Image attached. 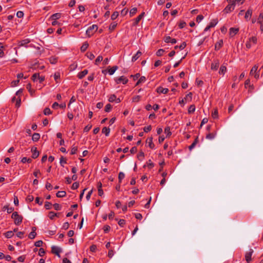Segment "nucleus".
I'll return each instance as SVG.
<instances>
[{
	"mask_svg": "<svg viewBox=\"0 0 263 263\" xmlns=\"http://www.w3.org/2000/svg\"><path fill=\"white\" fill-rule=\"evenodd\" d=\"M11 218L14 219V223L15 225L19 226L22 222L23 217L17 212H14L11 215Z\"/></svg>",
	"mask_w": 263,
	"mask_h": 263,
	"instance_id": "obj_1",
	"label": "nucleus"
},
{
	"mask_svg": "<svg viewBox=\"0 0 263 263\" xmlns=\"http://www.w3.org/2000/svg\"><path fill=\"white\" fill-rule=\"evenodd\" d=\"M235 7V4L234 2H232L231 4H229L226 8L223 9V12L224 13L228 14L233 11Z\"/></svg>",
	"mask_w": 263,
	"mask_h": 263,
	"instance_id": "obj_2",
	"label": "nucleus"
},
{
	"mask_svg": "<svg viewBox=\"0 0 263 263\" xmlns=\"http://www.w3.org/2000/svg\"><path fill=\"white\" fill-rule=\"evenodd\" d=\"M31 79L34 82L39 80V82L41 83L45 80V77L40 76L39 73H35L32 75Z\"/></svg>",
	"mask_w": 263,
	"mask_h": 263,
	"instance_id": "obj_3",
	"label": "nucleus"
},
{
	"mask_svg": "<svg viewBox=\"0 0 263 263\" xmlns=\"http://www.w3.org/2000/svg\"><path fill=\"white\" fill-rule=\"evenodd\" d=\"M97 29L98 26L97 25H92L87 29L86 33L88 36H90L93 34L94 32L97 30Z\"/></svg>",
	"mask_w": 263,
	"mask_h": 263,
	"instance_id": "obj_4",
	"label": "nucleus"
},
{
	"mask_svg": "<svg viewBox=\"0 0 263 263\" xmlns=\"http://www.w3.org/2000/svg\"><path fill=\"white\" fill-rule=\"evenodd\" d=\"M115 82L118 84L120 83H122L123 84H126L128 82V80L126 77L122 76L120 77L119 78H116Z\"/></svg>",
	"mask_w": 263,
	"mask_h": 263,
	"instance_id": "obj_5",
	"label": "nucleus"
},
{
	"mask_svg": "<svg viewBox=\"0 0 263 263\" xmlns=\"http://www.w3.org/2000/svg\"><path fill=\"white\" fill-rule=\"evenodd\" d=\"M254 252V251L252 249H250L248 251H247L245 254V259L248 263H250L251 261L252 255Z\"/></svg>",
	"mask_w": 263,
	"mask_h": 263,
	"instance_id": "obj_6",
	"label": "nucleus"
},
{
	"mask_svg": "<svg viewBox=\"0 0 263 263\" xmlns=\"http://www.w3.org/2000/svg\"><path fill=\"white\" fill-rule=\"evenodd\" d=\"M51 252L53 254H55L58 257H60V253L62 252L60 248L57 246H52L51 247Z\"/></svg>",
	"mask_w": 263,
	"mask_h": 263,
	"instance_id": "obj_7",
	"label": "nucleus"
},
{
	"mask_svg": "<svg viewBox=\"0 0 263 263\" xmlns=\"http://www.w3.org/2000/svg\"><path fill=\"white\" fill-rule=\"evenodd\" d=\"M219 61L218 60H215L211 64V68L213 70H217L219 66Z\"/></svg>",
	"mask_w": 263,
	"mask_h": 263,
	"instance_id": "obj_8",
	"label": "nucleus"
},
{
	"mask_svg": "<svg viewBox=\"0 0 263 263\" xmlns=\"http://www.w3.org/2000/svg\"><path fill=\"white\" fill-rule=\"evenodd\" d=\"M145 13L143 12L141 13L139 16H138L135 20L133 23L134 26H136L139 23V22L141 20V19L144 17Z\"/></svg>",
	"mask_w": 263,
	"mask_h": 263,
	"instance_id": "obj_9",
	"label": "nucleus"
},
{
	"mask_svg": "<svg viewBox=\"0 0 263 263\" xmlns=\"http://www.w3.org/2000/svg\"><path fill=\"white\" fill-rule=\"evenodd\" d=\"M164 41L165 43H170L172 44H174L177 43V40L175 39H172L170 36H166L164 37Z\"/></svg>",
	"mask_w": 263,
	"mask_h": 263,
	"instance_id": "obj_10",
	"label": "nucleus"
},
{
	"mask_svg": "<svg viewBox=\"0 0 263 263\" xmlns=\"http://www.w3.org/2000/svg\"><path fill=\"white\" fill-rule=\"evenodd\" d=\"M31 152L32 153V158L35 159L39 156V152L37 151L36 147H32L31 148Z\"/></svg>",
	"mask_w": 263,
	"mask_h": 263,
	"instance_id": "obj_11",
	"label": "nucleus"
},
{
	"mask_svg": "<svg viewBox=\"0 0 263 263\" xmlns=\"http://www.w3.org/2000/svg\"><path fill=\"white\" fill-rule=\"evenodd\" d=\"M157 92L159 93L166 94L168 92V89L159 86L157 88Z\"/></svg>",
	"mask_w": 263,
	"mask_h": 263,
	"instance_id": "obj_12",
	"label": "nucleus"
},
{
	"mask_svg": "<svg viewBox=\"0 0 263 263\" xmlns=\"http://www.w3.org/2000/svg\"><path fill=\"white\" fill-rule=\"evenodd\" d=\"M239 31V29L238 28H233L232 27L230 29L229 34L231 37L234 36L235 34H236Z\"/></svg>",
	"mask_w": 263,
	"mask_h": 263,
	"instance_id": "obj_13",
	"label": "nucleus"
},
{
	"mask_svg": "<svg viewBox=\"0 0 263 263\" xmlns=\"http://www.w3.org/2000/svg\"><path fill=\"white\" fill-rule=\"evenodd\" d=\"M88 72V70L84 69V70L79 72L78 73L77 77L79 79H82L83 78Z\"/></svg>",
	"mask_w": 263,
	"mask_h": 263,
	"instance_id": "obj_14",
	"label": "nucleus"
},
{
	"mask_svg": "<svg viewBox=\"0 0 263 263\" xmlns=\"http://www.w3.org/2000/svg\"><path fill=\"white\" fill-rule=\"evenodd\" d=\"M146 143L148 144V146L154 149L155 148V145L153 142V138L149 137L146 140Z\"/></svg>",
	"mask_w": 263,
	"mask_h": 263,
	"instance_id": "obj_15",
	"label": "nucleus"
},
{
	"mask_svg": "<svg viewBox=\"0 0 263 263\" xmlns=\"http://www.w3.org/2000/svg\"><path fill=\"white\" fill-rule=\"evenodd\" d=\"M61 17V14L60 13H56L52 14L49 18L51 20H57Z\"/></svg>",
	"mask_w": 263,
	"mask_h": 263,
	"instance_id": "obj_16",
	"label": "nucleus"
},
{
	"mask_svg": "<svg viewBox=\"0 0 263 263\" xmlns=\"http://www.w3.org/2000/svg\"><path fill=\"white\" fill-rule=\"evenodd\" d=\"M223 45V41L222 40H219L215 45V49L216 50H219Z\"/></svg>",
	"mask_w": 263,
	"mask_h": 263,
	"instance_id": "obj_17",
	"label": "nucleus"
},
{
	"mask_svg": "<svg viewBox=\"0 0 263 263\" xmlns=\"http://www.w3.org/2000/svg\"><path fill=\"white\" fill-rule=\"evenodd\" d=\"M6 210L8 214H10L14 211V208L12 207L9 208L8 205H6L3 208V211H5Z\"/></svg>",
	"mask_w": 263,
	"mask_h": 263,
	"instance_id": "obj_18",
	"label": "nucleus"
},
{
	"mask_svg": "<svg viewBox=\"0 0 263 263\" xmlns=\"http://www.w3.org/2000/svg\"><path fill=\"white\" fill-rule=\"evenodd\" d=\"M142 55V52L140 51H138L136 54H135L133 57L132 61V62L136 61L141 55Z\"/></svg>",
	"mask_w": 263,
	"mask_h": 263,
	"instance_id": "obj_19",
	"label": "nucleus"
},
{
	"mask_svg": "<svg viewBox=\"0 0 263 263\" xmlns=\"http://www.w3.org/2000/svg\"><path fill=\"white\" fill-rule=\"evenodd\" d=\"M252 14V10L251 9H249L245 14V18L248 20V19H250L251 17Z\"/></svg>",
	"mask_w": 263,
	"mask_h": 263,
	"instance_id": "obj_20",
	"label": "nucleus"
},
{
	"mask_svg": "<svg viewBox=\"0 0 263 263\" xmlns=\"http://www.w3.org/2000/svg\"><path fill=\"white\" fill-rule=\"evenodd\" d=\"M226 71H227L226 66L223 65H221V67H220L219 73L220 74L224 75L225 74V73L226 72Z\"/></svg>",
	"mask_w": 263,
	"mask_h": 263,
	"instance_id": "obj_21",
	"label": "nucleus"
},
{
	"mask_svg": "<svg viewBox=\"0 0 263 263\" xmlns=\"http://www.w3.org/2000/svg\"><path fill=\"white\" fill-rule=\"evenodd\" d=\"M258 66L257 65H255L251 69L250 74V76L254 75V74L256 72V70L258 69Z\"/></svg>",
	"mask_w": 263,
	"mask_h": 263,
	"instance_id": "obj_22",
	"label": "nucleus"
},
{
	"mask_svg": "<svg viewBox=\"0 0 263 263\" xmlns=\"http://www.w3.org/2000/svg\"><path fill=\"white\" fill-rule=\"evenodd\" d=\"M118 67L117 66H114L110 68L108 70V73L110 75H112L115 71L118 69Z\"/></svg>",
	"mask_w": 263,
	"mask_h": 263,
	"instance_id": "obj_23",
	"label": "nucleus"
},
{
	"mask_svg": "<svg viewBox=\"0 0 263 263\" xmlns=\"http://www.w3.org/2000/svg\"><path fill=\"white\" fill-rule=\"evenodd\" d=\"M40 138V135L39 133H34L32 137V139L33 141H37Z\"/></svg>",
	"mask_w": 263,
	"mask_h": 263,
	"instance_id": "obj_24",
	"label": "nucleus"
},
{
	"mask_svg": "<svg viewBox=\"0 0 263 263\" xmlns=\"http://www.w3.org/2000/svg\"><path fill=\"white\" fill-rule=\"evenodd\" d=\"M66 193L65 191H59L56 194V196L58 198L64 197L66 196Z\"/></svg>",
	"mask_w": 263,
	"mask_h": 263,
	"instance_id": "obj_25",
	"label": "nucleus"
},
{
	"mask_svg": "<svg viewBox=\"0 0 263 263\" xmlns=\"http://www.w3.org/2000/svg\"><path fill=\"white\" fill-rule=\"evenodd\" d=\"M103 134H104L106 136H108L110 133V128L106 127H104L102 130Z\"/></svg>",
	"mask_w": 263,
	"mask_h": 263,
	"instance_id": "obj_26",
	"label": "nucleus"
},
{
	"mask_svg": "<svg viewBox=\"0 0 263 263\" xmlns=\"http://www.w3.org/2000/svg\"><path fill=\"white\" fill-rule=\"evenodd\" d=\"M186 46V44L185 42H183V43H182L181 44V45L180 46H175L174 47V48L175 49H179L180 50H182Z\"/></svg>",
	"mask_w": 263,
	"mask_h": 263,
	"instance_id": "obj_27",
	"label": "nucleus"
},
{
	"mask_svg": "<svg viewBox=\"0 0 263 263\" xmlns=\"http://www.w3.org/2000/svg\"><path fill=\"white\" fill-rule=\"evenodd\" d=\"M88 46L89 45L87 42L84 43L82 46L81 47V51L83 52L85 51L88 47Z\"/></svg>",
	"mask_w": 263,
	"mask_h": 263,
	"instance_id": "obj_28",
	"label": "nucleus"
},
{
	"mask_svg": "<svg viewBox=\"0 0 263 263\" xmlns=\"http://www.w3.org/2000/svg\"><path fill=\"white\" fill-rule=\"evenodd\" d=\"M29 42H30V41L28 39L23 40L20 42V46H24L27 47L26 45L27 44H28Z\"/></svg>",
	"mask_w": 263,
	"mask_h": 263,
	"instance_id": "obj_29",
	"label": "nucleus"
},
{
	"mask_svg": "<svg viewBox=\"0 0 263 263\" xmlns=\"http://www.w3.org/2000/svg\"><path fill=\"white\" fill-rule=\"evenodd\" d=\"M103 61V57L101 55L98 56L95 60V64L98 65L99 64Z\"/></svg>",
	"mask_w": 263,
	"mask_h": 263,
	"instance_id": "obj_30",
	"label": "nucleus"
},
{
	"mask_svg": "<svg viewBox=\"0 0 263 263\" xmlns=\"http://www.w3.org/2000/svg\"><path fill=\"white\" fill-rule=\"evenodd\" d=\"M164 133L166 134L167 137H169L172 135V133L170 130V127L169 126H167L164 129Z\"/></svg>",
	"mask_w": 263,
	"mask_h": 263,
	"instance_id": "obj_31",
	"label": "nucleus"
},
{
	"mask_svg": "<svg viewBox=\"0 0 263 263\" xmlns=\"http://www.w3.org/2000/svg\"><path fill=\"white\" fill-rule=\"evenodd\" d=\"M13 232L11 231H8L5 233V237L7 238H10L13 236Z\"/></svg>",
	"mask_w": 263,
	"mask_h": 263,
	"instance_id": "obj_32",
	"label": "nucleus"
},
{
	"mask_svg": "<svg viewBox=\"0 0 263 263\" xmlns=\"http://www.w3.org/2000/svg\"><path fill=\"white\" fill-rule=\"evenodd\" d=\"M125 177V174L124 173L121 172L119 173L118 179L119 183H121L122 179H123Z\"/></svg>",
	"mask_w": 263,
	"mask_h": 263,
	"instance_id": "obj_33",
	"label": "nucleus"
},
{
	"mask_svg": "<svg viewBox=\"0 0 263 263\" xmlns=\"http://www.w3.org/2000/svg\"><path fill=\"white\" fill-rule=\"evenodd\" d=\"M212 117L213 119H217L218 117V110L217 109H215L212 112Z\"/></svg>",
	"mask_w": 263,
	"mask_h": 263,
	"instance_id": "obj_34",
	"label": "nucleus"
},
{
	"mask_svg": "<svg viewBox=\"0 0 263 263\" xmlns=\"http://www.w3.org/2000/svg\"><path fill=\"white\" fill-rule=\"evenodd\" d=\"M195 106L194 105H191L189 106L188 109L189 114L193 113L195 110Z\"/></svg>",
	"mask_w": 263,
	"mask_h": 263,
	"instance_id": "obj_35",
	"label": "nucleus"
},
{
	"mask_svg": "<svg viewBox=\"0 0 263 263\" xmlns=\"http://www.w3.org/2000/svg\"><path fill=\"white\" fill-rule=\"evenodd\" d=\"M52 114V111L48 107H46L44 110V114L46 116Z\"/></svg>",
	"mask_w": 263,
	"mask_h": 263,
	"instance_id": "obj_36",
	"label": "nucleus"
},
{
	"mask_svg": "<svg viewBox=\"0 0 263 263\" xmlns=\"http://www.w3.org/2000/svg\"><path fill=\"white\" fill-rule=\"evenodd\" d=\"M218 23L217 20H212L209 24V26L211 28L215 27L217 24Z\"/></svg>",
	"mask_w": 263,
	"mask_h": 263,
	"instance_id": "obj_37",
	"label": "nucleus"
},
{
	"mask_svg": "<svg viewBox=\"0 0 263 263\" xmlns=\"http://www.w3.org/2000/svg\"><path fill=\"white\" fill-rule=\"evenodd\" d=\"M21 162L23 163L26 162L31 163L32 162V159L31 158H27V157H23L21 160Z\"/></svg>",
	"mask_w": 263,
	"mask_h": 263,
	"instance_id": "obj_38",
	"label": "nucleus"
},
{
	"mask_svg": "<svg viewBox=\"0 0 263 263\" xmlns=\"http://www.w3.org/2000/svg\"><path fill=\"white\" fill-rule=\"evenodd\" d=\"M117 25V24L116 22H113V23H111L109 27V29L110 31L114 30L116 28Z\"/></svg>",
	"mask_w": 263,
	"mask_h": 263,
	"instance_id": "obj_39",
	"label": "nucleus"
},
{
	"mask_svg": "<svg viewBox=\"0 0 263 263\" xmlns=\"http://www.w3.org/2000/svg\"><path fill=\"white\" fill-rule=\"evenodd\" d=\"M86 56L90 60H93L95 58V55L91 52H87L86 54Z\"/></svg>",
	"mask_w": 263,
	"mask_h": 263,
	"instance_id": "obj_40",
	"label": "nucleus"
},
{
	"mask_svg": "<svg viewBox=\"0 0 263 263\" xmlns=\"http://www.w3.org/2000/svg\"><path fill=\"white\" fill-rule=\"evenodd\" d=\"M215 134L209 133L206 135V138L210 139V140H212V139H213L215 138Z\"/></svg>",
	"mask_w": 263,
	"mask_h": 263,
	"instance_id": "obj_41",
	"label": "nucleus"
},
{
	"mask_svg": "<svg viewBox=\"0 0 263 263\" xmlns=\"http://www.w3.org/2000/svg\"><path fill=\"white\" fill-rule=\"evenodd\" d=\"M198 142V138H197L193 142V143L189 147V148L190 151H191L196 145Z\"/></svg>",
	"mask_w": 263,
	"mask_h": 263,
	"instance_id": "obj_42",
	"label": "nucleus"
},
{
	"mask_svg": "<svg viewBox=\"0 0 263 263\" xmlns=\"http://www.w3.org/2000/svg\"><path fill=\"white\" fill-rule=\"evenodd\" d=\"M137 11V8H132L129 12V15L130 16H133L134 15H135Z\"/></svg>",
	"mask_w": 263,
	"mask_h": 263,
	"instance_id": "obj_43",
	"label": "nucleus"
},
{
	"mask_svg": "<svg viewBox=\"0 0 263 263\" xmlns=\"http://www.w3.org/2000/svg\"><path fill=\"white\" fill-rule=\"evenodd\" d=\"M137 157L140 160H142L144 157V154L143 152H140L137 155Z\"/></svg>",
	"mask_w": 263,
	"mask_h": 263,
	"instance_id": "obj_44",
	"label": "nucleus"
},
{
	"mask_svg": "<svg viewBox=\"0 0 263 263\" xmlns=\"http://www.w3.org/2000/svg\"><path fill=\"white\" fill-rule=\"evenodd\" d=\"M43 200L40 197H36L35 199V202L36 203L39 204L41 205L43 204Z\"/></svg>",
	"mask_w": 263,
	"mask_h": 263,
	"instance_id": "obj_45",
	"label": "nucleus"
},
{
	"mask_svg": "<svg viewBox=\"0 0 263 263\" xmlns=\"http://www.w3.org/2000/svg\"><path fill=\"white\" fill-rule=\"evenodd\" d=\"M52 204L50 202L46 201L45 203V208L46 210H49L51 208Z\"/></svg>",
	"mask_w": 263,
	"mask_h": 263,
	"instance_id": "obj_46",
	"label": "nucleus"
},
{
	"mask_svg": "<svg viewBox=\"0 0 263 263\" xmlns=\"http://www.w3.org/2000/svg\"><path fill=\"white\" fill-rule=\"evenodd\" d=\"M119 15V13L117 11L114 12L111 15V18L112 20H115L117 18Z\"/></svg>",
	"mask_w": 263,
	"mask_h": 263,
	"instance_id": "obj_47",
	"label": "nucleus"
},
{
	"mask_svg": "<svg viewBox=\"0 0 263 263\" xmlns=\"http://www.w3.org/2000/svg\"><path fill=\"white\" fill-rule=\"evenodd\" d=\"M67 163L66 160L64 159L63 157H61L60 158V163L61 165L63 167L64 166V164Z\"/></svg>",
	"mask_w": 263,
	"mask_h": 263,
	"instance_id": "obj_48",
	"label": "nucleus"
},
{
	"mask_svg": "<svg viewBox=\"0 0 263 263\" xmlns=\"http://www.w3.org/2000/svg\"><path fill=\"white\" fill-rule=\"evenodd\" d=\"M164 52L165 50L164 49H160L156 52V55L158 57L161 56Z\"/></svg>",
	"mask_w": 263,
	"mask_h": 263,
	"instance_id": "obj_49",
	"label": "nucleus"
},
{
	"mask_svg": "<svg viewBox=\"0 0 263 263\" xmlns=\"http://www.w3.org/2000/svg\"><path fill=\"white\" fill-rule=\"evenodd\" d=\"M111 108H112L111 105L110 104H107L106 105V106L105 107V111L106 112H108L111 110Z\"/></svg>",
	"mask_w": 263,
	"mask_h": 263,
	"instance_id": "obj_50",
	"label": "nucleus"
},
{
	"mask_svg": "<svg viewBox=\"0 0 263 263\" xmlns=\"http://www.w3.org/2000/svg\"><path fill=\"white\" fill-rule=\"evenodd\" d=\"M103 231L105 233H108L110 230V227L108 225H105L103 227Z\"/></svg>",
	"mask_w": 263,
	"mask_h": 263,
	"instance_id": "obj_51",
	"label": "nucleus"
},
{
	"mask_svg": "<svg viewBox=\"0 0 263 263\" xmlns=\"http://www.w3.org/2000/svg\"><path fill=\"white\" fill-rule=\"evenodd\" d=\"M49 62L52 64H55L57 62V59L54 57H50L49 58Z\"/></svg>",
	"mask_w": 263,
	"mask_h": 263,
	"instance_id": "obj_52",
	"label": "nucleus"
},
{
	"mask_svg": "<svg viewBox=\"0 0 263 263\" xmlns=\"http://www.w3.org/2000/svg\"><path fill=\"white\" fill-rule=\"evenodd\" d=\"M57 216V213H54L53 212H50L49 213V217L50 219H53L54 217H55Z\"/></svg>",
	"mask_w": 263,
	"mask_h": 263,
	"instance_id": "obj_53",
	"label": "nucleus"
},
{
	"mask_svg": "<svg viewBox=\"0 0 263 263\" xmlns=\"http://www.w3.org/2000/svg\"><path fill=\"white\" fill-rule=\"evenodd\" d=\"M147 167L151 169L152 168H153L154 166V164L152 162V161L151 160H149L147 162Z\"/></svg>",
	"mask_w": 263,
	"mask_h": 263,
	"instance_id": "obj_54",
	"label": "nucleus"
},
{
	"mask_svg": "<svg viewBox=\"0 0 263 263\" xmlns=\"http://www.w3.org/2000/svg\"><path fill=\"white\" fill-rule=\"evenodd\" d=\"M36 235V232H31L29 234V238L30 239H34Z\"/></svg>",
	"mask_w": 263,
	"mask_h": 263,
	"instance_id": "obj_55",
	"label": "nucleus"
},
{
	"mask_svg": "<svg viewBox=\"0 0 263 263\" xmlns=\"http://www.w3.org/2000/svg\"><path fill=\"white\" fill-rule=\"evenodd\" d=\"M78 151V147L77 146H72L71 148L70 154L74 155L76 154Z\"/></svg>",
	"mask_w": 263,
	"mask_h": 263,
	"instance_id": "obj_56",
	"label": "nucleus"
},
{
	"mask_svg": "<svg viewBox=\"0 0 263 263\" xmlns=\"http://www.w3.org/2000/svg\"><path fill=\"white\" fill-rule=\"evenodd\" d=\"M45 187L47 190L51 191L52 189V185L48 182H47L45 184Z\"/></svg>",
	"mask_w": 263,
	"mask_h": 263,
	"instance_id": "obj_57",
	"label": "nucleus"
},
{
	"mask_svg": "<svg viewBox=\"0 0 263 263\" xmlns=\"http://www.w3.org/2000/svg\"><path fill=\"white\" fill-rule=\"evenodd\" d=\"M192 96L193 94L192 92H189L187 95H186L185 97L184 98L186 101L188 100V99H190L189 101H191L192 99Z\"/></svg>",
	"mask_w": 263,
	"mask_h": 263,
	"instance_id": "obj_58",
	"label": "nucleus"
},
{
	"mask_svg": "<svg viewBox=\"0 0 263 263\" xmlns=\"http://www.w3.org/2000/svg\"><path fill=\"white\" fill-rule=\"evenodd\" d=\"M249 41H250V42L253 44H256L257 43V38L255 36H253L250 38Z\"/></svg>",
	"mask_w": 263,
	"mask_h": 263,
	"instance_id": "obj_59",
	"label": "nucleus"
},
{
	"mask_svg": "<svg viewBox=\"0 0 263 263\" xmlns=\"http://www.w3.org/2000/svg\"><path fill=\"white\" fill-rule=\"evenodd\" d=\"M79 183L77 182H75L72 184V185L71 186V189L72 190H76L79 187Z\"/></svg>",
	"mask_w": 263,
	"mask_h": 263,
	"instance_id": "obj_60",
	"label": "nucleus"
},
{
	"mask_svg": "<svg viewBox=\"0 0 263 263\" xmlns=\"http://www.w3.org/2000/svg\"><path fill=\"white\" fill-rule=\"evenodd\" d=\"M53 206L54 209L57 211L61 210V209L62 208L61 206L58 203L53 204Z\"/></svg>",
	"mask_w": 263,
	"mask_h": 263,
	"instance_id": "obj_61",
	"label": "nucleus"
},
{
	"mask_svg": "<svg viewBox=\"0 0 263 263\" xmlns=\"http://www.w3.org/2000/svg\"><path fill=\"white\" fill-rule=\"evenodd\" d=\"M116 99V96L115 95H111L109 99H108V101L110 102H112L114 101H115Z\"/></svg>",
	"mask_w": 263,
	"mask_h": 263,
	"instance_id": "obj_62",
	"label": "nucleus"
},
{
	"mask_svg": "<svg viewBox=\"0 0 263 263\" xmlns=\"http://www.w3.org/2000/svg\"><path fill=\"white\" fill-rule=\"evenodd\" d=\"M141 99L140 96H136L133 98V102H138Z\"/></svg>",
	"mask_w": 263,
	"mask_h": 263,
	"instance_id": "obj_63",
	"label": "nucleus"
},
{
	"mask_svg": "<svg viewBox=\"0 0 263 263\" xmlns=\"http://www.w3.org/2000/svg\"><path fill=\"white\" fill-rule=\"evenodd\" d=\"M60 74L59 72H55L54 74V80L55 81L57 82H58V80L59 79H60Z\"/></svg>",
	"mask_w": 263,
	"mask_h": 263,
	"instance_id": "obj_64",
	"label": "nucleus"
}]
</instances>
